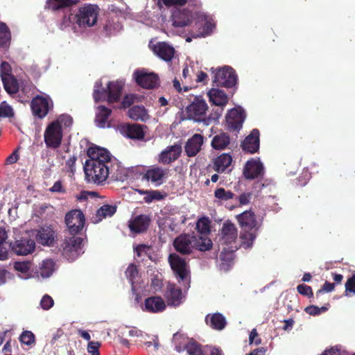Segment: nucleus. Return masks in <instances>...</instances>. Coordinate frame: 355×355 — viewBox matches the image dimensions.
<instances>
[{
  "label": "nucleus",
  "mask_w": 355,
  "mask_h": 355,
  "mask_svg": "<svg viewBox=\"0 0 355 355\" xmlns=\"http://www.w3.org/2000/svg\"><path fill=\"white\" fill-rule=\"evenodd\" d=\"M87 155L89 159L86 160L83 167L87 182L101 185L109 175H114V164L107 149L91 146L87 149Z\"/></svg>",
  "instance_id": "f257e3e1"
},
{
  "label": "nucleus",
  "mask_w": 355,
  "mask_h": 355,
  "mask_svg": "<svg viewBox=\"0 0 355 355\" xmlns=\"http://www.w3.org/2000/svg\"><path fill=\"white\" fill-rule=\"evenodd\" d=\"M175 250L182 255H189L193 250L201 252L209 250L213 245L211 240L206 236H195L181 234L173 243Z\"/></svg>",
  "instance_id": "f03ea898"
},
{
  "label": "nucleus",
  "mask_w": 355,
  "mask_h": 355,
  "mask_svg": "<svg viewBox=\"0 0 355 355\" xmlns=\"http://www.w3.org/2000/svg\"><path fill=\"white\" fill-rule=\"evenodd\" d=\"M99 10L98 6L95 4L85 3L81 6L75 15L76 24L83 28L94 26L97 22Z\"/></svg>",
  "instance_id": "7ed1b4c3"
},
{
  "label": "nucleus",
  "mask_w": 355,
  "mask_h": 355,
  "mask_svg": "<svg viewBox=\"0 0 355 355\" xmlns=\"http://www.w3.org/2000/svg\"><path fill=\"white\" fill-rule=\"evenodd\" d=\"M168 263L178 282L190 284V268L188 262L176 253L169 254Z\"/></svg>",
  "instance_id": "20e7f679"
},
{
  "label": "nucleus",
  "mask_w": 355,
  "mask_h": 355,
  "mask_svg": "<svg viewBox=\"0 0 355 355\" xmlns=\"http://www.w3.org/2000/svg\"><path fill=\"white\" fill-rule=\"evenodd\" d=\"M63 138L62 127L57 121H52L44 132V141L47 148L57 149L60 147Z\"/></svg>",
  "instance_id": "39448f33"
},
{
  "label": "nucleus",
  "mask_w": 355,
  "mask_h": 355,
  "mask_svg": "<svg viewBox=\"0 0 355 355\" xmlns=\"http://www.w3.org/2000/svg\"><path fill=\"white\" fill-rule=\"evenodd\" d=\"M83 241V239L81 237L75 236L66 237L60 244V250L68 261H73L81 253Z\"/></svg>",
  "instance_id": "423d86ee"
},
{
  "label": "nucleus",
  "mask_w": 355,
  "mask_h": 355,
  "mask_svg": "<svg viewBox=\"0 0 355 355\" xmlns=\"http://www.w3.org/2000/svg\"><path fill=\"white\" fill-rule=\"evenodd\" d=\"M237 82V75L233 68L225 66L216 70L213 79V85L216 87L231 88Z\"/></svg>",
  "instance_id": "0eeeda50"
},
{
  "label": "nucleus",
  "mask_w": 355,
  "mask_h": 355,
  "mask_svg": "<svg viewBox=\"0 0 355 355\" xmlns=\"http://www.w3.org/2000/svg\"><path fill=\"white\" fill-rule=\"evenodd\" d=\"M133 78L136 83L144 89H153L159 86L158 75L154 72H148L144 69L135 71Z\"/></svg>",
  "instance_id": "6e6552de"
},
{
  "label": "nucleus",
  "mask_w": 355,
  "mask_h": 355,
  "mask_svg": "<svg viewBox=\"0 0 355 355\" xmlns=\"http://www.w3.org/2000/svg\"><path fill=\"white\" fill-rule=\"evenodd\" d=\"M33 114L38 119H44L53 107L52 100L47 96L37 95L30 104Z\"/></svg>",
  "instance_id": "1a4fd4ad"
},
{
  "label": "nucleus",
  "mask_w": 355,
  "mask_h": 355,
  "mask_svg": "<svg viewBox=\"0 0 355 355\" xmlns=\"http://www.w3.org/2000/svg\"><path fill=\"white\" fill-rule=\"evenodd\" d=\"M64 222L69 233L76 235L83 230L85 218L80 209H72L66 214Z\"/></svg>",
  "instance_id": "9d476101"
},
{
  "label": "nucleus",
  "mask_w": 355,
  "mask_h": 355,
  "mask_svg": "<svg viewBox=\"0 0 355 355\" xmlns=\"http://www.w3.org/2000/svg\"><path fill=\"white\" fill-rule=\"evenodd\" d=\"M208 106L202 96H196L193 102L186 107L187 118L196 121L203 120Z\"/></svg>",
  "instance_id": "9b49d317"
},
{
  "label": "nucleus",
  "mask_w": 355,
  "mask_h": 355,
  "mask_svg": "<svg viewBox=\"0 0 355 355\" xmlns=\"http://www.w3.org/2000/svg\"><path fill=\"white\" fill-rule=\"evenodd\" d=\"M168 175V169L153 165L146 170L142 179L155 184V186H159L164 183Z\"/></svg>",
  "instance_id": "f8f14e48"
},
{
  "label": "nucleus",
  "mask_w": 355,
  "mask_h": 355,
  "mask_svg": "<svg viewBox=\"0 0 355 355\" xmlns=\"http://www.w3.org/2000/svg\"><path fill=\"white\" fill-rule=\"evenodd\" d=\"M245 118V115L243 110L232 109L226 116L227 129L230 131L239 130L243 126Z\"/></svg>",
  "instance_id": "ddd939ff"
},
{
  "label": "nucleus",
  "mask_w": 355,
  "mask_h": 355,
  "mask_svg": "<svg viewBox=\"0 0 355 355\" xmlns=\"http://www.w3.org/2000/svg\"><path fill=\"white\" fill-rule=\"evenodd\" d=\"M263 166L259 160L252 159L248 161L243 168V175L246 179L254 180L263 175Z\"/></svg>",
  "instance_id": "4468645a"
},
{
  "label": "nucleus",
  "mask_w": 355,
  "mask_h": 355,
  "mask_svg": "<svg viewBox=\"0 0 355 355\" xmlns=\"http://www.w3.org/2000/svg\"><path fill=\"white\" fill-rule=\"evenodd\" d=\"M192 17V12L188 9H175L171 19L174 27L182 28L191 24Z\"/></svg>",
  "instance_id": "2eb2a0df"
},
{
  "label": "nucleus",
  "mask_w": 355,
  "mask_h": 355,
  "mask_svg": "<svg viewBox=\"0 0 355 355\" xmlns=\"http://www.w3.org/2000/svg\"><path fill=\"white\" fill-rule=\"evenodd\" d=\"M259 130L257 128L253 129L241 143L242 150L250 154L257 153L259 148Z\"/></svg>",
  "instance_id": "dca6fc26"
},
{
  "label": "nucleus",
  "mask_w": 355,
  "mask_h": 355,
  "mask_svg": "<svg viewBox=\"0 0 355 355\" xmlns=\"http://www.w3.org/2000/svg\"><path fill=\"white\" fill-rule=\"evenodd\" d=\"M150 223V218L146 214L136 216L129 220L128 227L131 232L141 234L145 232Z\"/></svg>",
  "instance_id": "f3484780"
},
{
  "label": "nucleus",
  "mask_w": 355,
  "mask_h": 355,
  "mask_svg": "<svg viewBox=\"0 0 355 355\" xmlns=\"http://www.w3.org/2000/svg\"><path fill=\"white\" fill-rule=\"evenodd\" d=\"M166 308L164 300L160 296H150L145 299L142 310L148 313L163 312Z\"/></svg>",
  "instance_id": "a211bd4d"
},
{
  "label": "nucleus",
  "mask_w": 355,
  "mask_h": 355,
  "mask_svg": "<svg viewBox=\"0 0 355 355\" xmlns=\"http://www.w3.org/2000/svg\"><path fill=\"white\" fill-rule=\"evenodd\" d=\"M237 229L233 223L230 222L223 223L220 237L221 245H229L234 243L237 239Z\"/></svg>",
  "instance_id": "6ab92c4d"
},
{
  "label": "nucleus",
  "mask_w": 355,
  "mask_h": 355,
  "mask_svg": "<svg viewBox=\"0 0 355 355\" xmlns=\"http://www.w3.org/2000/svg\"><path fill=\"white\" fill-rule=\"evenodd\" d=\"M35 248V241L31 239H23L11 243V250L17 255H27Z\"/></svg>",
  "instance_id": "aec40b11"
},
{
  "label": "nucleus",
  "mask_w": 355,
  "mask_h": 355,
  "mask_svg": "<svg viewBox=\"0 0 355 355\" xmlns=\"http://www.w3.org/2000/svg\"><path fill=\"white\" fill-rule=\"evenodd\" d=\"M169 306H178L182 302V289L175 284H168L164 295Z\"/></svg>",
  "instance_id": "412c9836"
},
{
  "label": "nucleus",
  "mask_w": 355,
  "mask_h": 355,
  "mask_svg": "<svg viewBox=\"0 0 355 355\" xmlns=\"http://www.w3.org/2000/svg\"><path fill=\"white\" fill-rule=\"evenodd\" d=\"M182 153L180 145L175 144L167 147L159 155V162L163 164H171L177 160Z\"/></svg>",
  "instance_id": "4be33fe9"
},
{
  "label": "nucleus",
  "mask_w": 355,
  "mask_h": 355,
  "mask_svg": "<svg viewBox=\"0 0 355 355\" xmlns=\"http://www.w3.org/2000/svg\"><path fill=\"white\" fill-rule=\"evenodd\" d=\"M144 127L138 123H127L121 127V132L128 138L141 140L145 136Z\"/></svg>",
  "instance_id": "5701e85b"
},
{
  "label": "nucleus",
  "mask_w": 355,
  "mask_h": 355,
  "mask_svg": "<svg viewBox=\"0 0 355 355\" xmlns=\"http://www.w3.org/2000/svg\"><path fill=\"white\" fill-rule=\"evenodd\" d=\"M204 141V137L200 134H195L190 138L184 146L185 152L188 157L196 156L201 150Z\"/></svg>",
  "instance_id": "b1692460"
},
{
  "label": "nucleus",
  "mask_w": 355,
  "mask_h": 355,
  "mask_svg": "<svg viewBox=\"0 0 355 355\" xmlns=\"http://www.w3.org/2000/svg\"><path fill=\"white\" fill-rule=\"evenodd\" d=\"M36 238L42 245L51 246L55 241V232L50 226H43L38 231Z\"/></svg>",
  "instance_id": "393cba45"
},
{
  "label": "nucleus",
  "mask_w": 355,
  "mask_h": 355,
  "mask_svg": "<svg viewBox=\"0 0 355 355\" xmlns=\"http://www.w3.org/2000/svg\"><path fill=\"white\" fill-rule=\"evenodd\" d=\"M107 99L109 103L118 102L120 100L123 85L119 81H110L107 85Z\"/></svg>",
  "instance_id": "a878e982"
},
{
  "label": "nucleus",
  "mask_w": 355,
  "mask_h": 355,
  "mask_svg": "<svg viewBox=\"0 0 355 355\" xmlns=\"http://www.w3.org/2000/svg\"><path fill=\"white\" fill-rule=\"evenodd\" d=\"M155 53L162 60L171 61L175 53L174 49L165 42H159L154 46Z\"/></svg>",
  "instance_id": "bb28decb"
},
{
  "label": "nucleus",
  "mask_w": 355,
  "mask_h": 355,
  "mask_svg": "<svg viewBox=\"0 0 355 355\" xmlns=\"http://www.w3.org/2000/svg\"><path fill=\"white\" fill-rule=\"evenodd\" d=\"M237 220L242 227H248L250 230L257 229L258 223L255 215L251 211H245L237 216Z\"/></svg>",
  "instance_id": "cd10ccee"
},
{
  "label": "nucleus",
  "mask_w": 355,
  "mask_h": 355,
  "mask_svg": "<svg viewBox=\"0 0 355 355\" xmlns=\"http://www.w3.org/2000/svg\"><path fill=\"white\" fill-rule=\"evenodd\" d=\"M112 114V110L105 105H99L97 107V113L96 114L95 122L98 127L104 128L105 126L109 127L108 119Z\"/></svg>",
  "instance_id": "c85d7f7f"
},
{
  "label": "nucleus",
  "mask_w": 355,
  "mask_h": 355,
  "mask_svg": "<svg viewBox=\"0 0 355 355\" xmlns=\"http://www.w3.org/2000/svg\"><path fill=\"white\" fill-rule=\"evenodd\" d=\"M232 162V156L228 153H223L214 161L213 168L215 171L222 173L230 166Z\"/></svg>",
  "instance_id": "c756f323"
},
{
  "label": "nucleus",
  "mask_w": 355,
  "mask_h": 355,
  "mask_svg": "<svg viewBox=\"0 0 355 355\" xmlns=\"http://www.w3.org/2000/svg\"><path fill=\"white\" fill-rule=\"evenodd\" d=\"M230 144V137L226 132H220L212 138L211 146L214 150H223L226 149Z\"/></svg>",
  "instance_id": "7c9ffc66"
},
{
  "label": "nucleus",
  "mask_w": 355,
  "mask_h": 355,
  "mask_svg": "<svg viewBox=\"0 0 355 355\" xmlns=\"http://www.w3.org/2000/svg\"><path fill=\"white\" fill-rule=\"evenodd\" d=\"M205 321L212 329L216 330L223 329L227 324L225 317L219 313L207 315L205 318Z\"/></svg>",
  "instance_id": "2f4dec72"
},
{
  "label": "nucleus",
  "mask_w": 355,
  "mask_h": 355,
  "mask_svg": "<svg viewBox=\"0 0 355 355\" xmlns=\"http://www.w3.org/2000/svg\"><path fill=\"white\" fill-rule=\"evenodd\" d=\"M8 233L2 228H0V261L8 259L9 251L11 249V243L8 241Z\"/></svg>",
  "instance_id": "473e14b6"
},
{
  "label": "nucleus",
  "mask_w": 355,
  "mask_h": 355,
  "mask_svg": "<svg viewBox=\"0 0 355 355\" xmlns=\"http://www.w3.org/2000/svg\"><path fill=\"white\" fill-rule=\"evenodd\" d=\"M209 101L217 106H224L228 102L227 94L218 89H211L208 93Z\"/></svg>",
  "instance_id": "72a5a7b5"
},
{
  "label": "nucleus",
  "mask_w": 355,
  "mask_h": 355,
  "mask_svg": "<svg viewBox=\"0 0 355 355\" xmlns=\"http://www.w3.org/2000/svg\"><path fill=\"white\" fill-rule=\"evenodd\" d=\"M2 83L5 90L9 94H15L19 91V85L14 76L3 78Z\"/></svg>",
  "instance_id": "f704fd0d"
},
{
  "label": "nucleus",
  "mask_w": 355,
  "mask_h": 355,
  "mask_svg": "<svg viewBox=\"0 0 355 355\" xmlns=\"http://www.w3.org/2000/svg\"><path fill=\"white\" fill-rule=\"evenodd\" d=\"M196 26L199 31L196 33H191V36L194 38L205 37L209 35L215 27V25L210 21H206L203 25L202 24H196Z\"/></svg>",
  "instance_id": "c9c22d12"
},
{
  "label": "nucleus",
  "mask_w": 355,
  "mask_h": 355,
  "mask_svg": "<svg viewBox=\"0 0 355 355\" xmlns=\"http://www.w3.org/2000/svg\"><path fill=\"white\" fill-rule=\"evenodd\" d=\"M147 112L144 106L135 105L128 110L129 117L135 121H144Z\"/></svg>",
  "instance_id": "e433bc0d"
},
{
  "label": "nucleus",
  "mask_w": 355,
  "mask_h": 355,
  "mask_svg": "<svg viewBox=\"0 0 355 355\" xmlns=\"http://www.w3.org/2000/svg\"><path fill=\"white\" fill-rule=\"evenodd\" d=\"M11 34L8 26L3 23L0 22V48L7 46L10 42Z\"/></svg>",
  "instance_id": "4c0bfd02"
},
{
  "label": "nucleus",
  "mask_w": 355,
  "mask_h": 355,
  "mask_svg": "<svg viewBox=\"0 0 355 355\" xmlns=\"http://www.w3.org/2000/svg\"><path fill=\"white\" fill-rule=\"evenodd\" d=\"M73 3V0H47L46 7L52 10H58L68 8Z\"/></svg>",
  "instance_id": "58836bf2"
},
{
  "label": "nucleus",
  "mask_w": 355,
  "mask_h": 355,
  "mask_svg": "<svg viewBox=\"0 0 355 355\" xmlns=\"http://www.w3.org/2000/svg\"><path fill=\"white\" fill-rule=\"evenodd\" d=\"M185 349L189 355H204L202 345L193 339L189 340L185 344Z\"/></svg>",
  "instance_id": "ea45409f"
},
{
  "label": "nucleus",
  "mask_w": 355,
  "mask_h": 355,
  "mask_svg": "<svg viewBox=\"0 0 355 355\" xmlns=\"http://www.w3.org/2000/svg\"><path fill=\"white\" fill-rule=\"evenodd\" d=\"M116 211V207L110 205H104L101 206L97 211L96 216L98 220H101L106 217H111Z\"/></svg>",
  "instance_id": "a19ab883"
},
{
  "label": "nucleus",
  "mask_w": 355,
  "mask_h": 355,
  "mask_svg": "<svg viewBox=\"0 0 355 355\" xmlns=\"http://www.w3.org/2000/svg\"><path fill=\"white\" fill-rule=\"evenodd\" d=\"M54 270V262L51 259L42 261L38 273L44 278L49 277Z\"/></svg>",
  "instance_id": "79ce46f5"
},
{
  "label": "nucleus",
  "mask_w": 355,
  "mask_h": 355,
  "mask_svg": "<svg viewBox=\"0 0 355 355\" xmlns=\"http://www.w3.org/2000/svg\"><path fill=\"white\" fill-rule=\"evenodd\" d=\"M94 87L93 98L96 102L107 98V87L106 88L102 87L101 82H96Z\"/></svg>",
  "instance_id": "37998d69"
},
{
  "label": "nucleus",
  "mask_w": 355,
  "mask_h": 355,
  "mask_svg": "<svg viewBox=\"0 0 355 355\" xmlns=\"http://www.w3.org/2000/svg\"><path fill=\"white\" fill-rule=\"evenodd\" d=\"M235 194L230 191H226L224 188H218L214 191V197L221 201H227L233 199Z\"/></svg>",
  "instance_id": "c03bdc74"
},
{
  "label": "nucleus",
  "mask_w": 355,
  "mask_h": 355,
  "mask_svg": "<svg viewBox=\"0 0 355 355\" xmlns=\"http://www.w3.org/2000/svg\"><path fill=\"white\" fill-rule=\"evenodd\" d=\"M196 230L200 234H207L210 232V220L207 217L199 218L196 223Z\"/></svg>",
  "instance_id": "a18cd8bd"
},
{
  "label": "nucleus",
  "mask_w": 355,
  "mask_h": 355,
  "mask_svg": "<svg viewBox=\"0 0 355 355\" xmlns=\"http://www.w3.org/2000/svg\"><path fill=\"white\" fill-rule=\"evenodd\" d=\"M241 239H242V244L244 248H251L256 239V234L254 232L246 231L241 234Z\"/></svg>",
  "instance_id": "49530a36"
},
{
  "label": "nucleus",
  "mask_w": 355,
  "mask_h": 355,
  "mask_svg": "<svg viewBox=\"0 0 355 355\" xmlns=\"http://www.w3.org/2000/svg\"><path fill=\"white\" fill-rule=\"evenodd\" d=\"M125 276L131 284L133 285L135 279L139 276V270L135 264L131 263L128 266L125 270Z\"/></svg>",
  "instance_id": "de8ad7c7"
},
{
  "label": "nucleus",
  "mask_w": 355,
  "mask_h": 355,
  "mask_svg": "<svg viewBox=\"0 0 355 355\" xmlns=\"http://www.w3.org/2000/svg\"><path fill=\"white\" fill-rule=\"evenodd\" d=\"M19 340L21 343L26 345H31L35 342V337L31 331H24L19 336Z\"/></svg>",
  "instance_id": "09e8293b"
},
{
  "label": "nucleus",
  "mask_w": 355,
  "mask_h": 355,
  "mask_svg": "<svg viewBox=\"0 0 355 355\" xmlns=\"http://www.w3.org/2000/svg\"><path fill=\"white\" fill-rule=\"evenodd\" d=\"M14 116L12 107L6 101L0 104V117L10 118Z\"/></svg>",
  "instance_id": "8fccbe9b"
},
{
  "label": "nucleus",
  "mask_w": 355,
  "mask_h": 355,
  "mask_svg": "<svg viewBox=\"0 0 355 355\" xmlns=\"http://www.w3.org/2000/svg\"><path fill=\"white\" fill-rule=\"evenodd\" d=\"M164 198L163 195L157 190H148L146 196L144 198L146 202L150 203L155 200H160Z\"/></svg>",
  "instance_id": "3c124183"
},
{
  "label": "nucleus",
  "mask_w": 355,
  "mask_h": 355,
  "mask_svg": "<svg viewBox=\"0 0 355 355\" xmlns=\"http://www.w3.org/2000/svg\"><path fill=\"white\" fill-rule=\"evenodd\" d=\"M13 76L12 74V68L10 64L6 61H3L0 66V76L1 80L3 78H6L8 77Z\"/></svg>",
  "instance_id": "603ef678"
},
{
  "label": "nucleus",
  "mask_w": 355,
  "mask_h": 355,
  "mask_svg": "<svg viewBox=\"0 0 355 355\" xmlns=\"http://www.w3.org/2000/svg\"><path fill=\"white\" fill-rule=\"evenodd\" d=\"M137 95L135 94H126L121 102V108L125 109L130 107L135 102Z\"/></svg>",
  "instance_id": "864d4df0"
},
{
  "label": "nucleus",
  "mask_w": 355,
  "mask_h": 355,
  "mask_svg": "<svg viewBox=\"0 0 355 355\" xmlns=\"http://www.w3.org/2000/svg\"><path fill=\"white\" fill-rule=\"evenodd\" d=\"M297 292L304 296H306L309 298L313 297V293L311 286L306 284H302L297 286Z\"/></svg>",
  "instance_id": "5fc2aeb1"
},
{
  "label": "nucleus",
  "mask_w": 355,
  "mask_h": 355,
  "mask_svg": "<svg viewBox=\"0 0 355 355\" xmlns=\"http://www.w3.org/2000/svg\"><path fill=\"white\" fill-rule=\"evenodd\" d=\"M31 263L29 261H17L14 264V268L22 273L28 272L31 269Z\"/></svg>",
  "instance_id": "6e6d98bb"
},
{
  "label": "nucleus",
  "mask_w": 355,
  "mask_h": 355,
  "mask_svg": "<svg viewBox=\"0 0 355 355\" xmlns=\"http://www.w3.org/2000/svg\"><path fill=\"white\" fill-rule=\"evenodd\" d=\"M335 288V284L330 283L327 281L324 282V284L322 285V288L319 289L316 293H315V297L316 299H319L321 295H322L325 292H331Z\"/></svg>",
  "instance_id": "4d7b16f0"
},
{
  "label": "nucleus",
  "mask_w": 355,
  "mask_h": 355,
  "mask_svg": "<svg viewBox=\"0 0 355 355\" xmlns=\"http://www.w3.org/2000/svg\"><path fill=\"white\" fill-rule=\"evenodd\" d=\"M54 121H57L58 124L62 127L64 125V127H70L73 123V119L69 114H61L56 120Z\"/></svg>",
  "instance_id": "13d9d810"
},
{
  "label": "nucleus",
  "mask_w": 355,
  "mask_h": 355,
  "mask_svg": "<svg viewBox=\"0 0 355 355\" xmlns=\"http://www.w3.org/2000/svg\"><path fill=\"white\" fill-rule=\"evenodd\" d=\"M234 251V250L233 249L227 251L226 248H223L220 254V260L222 261H225L227 264H229L233 260Z\"/></svg>",
  "instance_id": "bf43d9fd"
},
{
  "label": "nucleus",
  "mask_w": 355,
  "mask_h": 355,
  "mask_svg": "<svg viewBox=\"0 0 355 355\" xmlns=\"http://www.w3.org/2000/svg\"><path fill=\"white\" fill-rule=\"evenodd\" d=\"M345 295L348 293H352L355 294V272L347 279L345 283Z\"/></svg>",
  "instance_id": "052dcab7"
},
{
  "label": "nucleus",
  "mask_w": 355,
  "mask_h": 355,
  "mask_svg": "<svg viewBox=\"0 0 355 355\" xmlns=\"http://www.w3.org/2000/svg\"><path fill=\"white\" fill-rule=\"evenodd\" d=\"M53 300L49 295H44L40 301V305L44 310H49L53 306Z\"/></svg>",
  "instance_id": "680f3d73"
},
{
  "label": "nucleus",
  "mask_w": 355,
  "mask_h": 355,
  "mask_svg": "<svg viewBox=\"0 0 355 355\" xmlns=\"http://www.w3.org/2000/svg\"><path fill=\"white\" fill-rule=\"evenodd\" d=\"M161 1L167 7L171 6H184L187 3V0H159L158 5H160Z\"/></svg>",
  "instance_id": "e2e57ef3"
},
{
  "label": "nucleus",
  "mask_w": 355,
  "mask_h": 355,
  "mask_svg": "<svg viewBox=\"0 0 355 355\" xmlns=\"http://www.w3.org/2000/svg\"><path fill=\"white\" fill-rule=\"evenodd\" d=\"M35 89L34 85L31 81H24L21 83V91L26 95H28L31 92Z\"/></svg>",
  "instance_id": "0e129e2a"
},
{
  "label": "nucleus",
  "mask_w": 355,
  "mask_h": 355,
  "mask_svg": "<svg viewBox=\"0 0 355 355\" xmlns=\"http://www.w3.org/2000/svg\"><path fill=\"white\" fill-rule=\"evenodd\" d=\"M100 347L101 343L99 342L89 341L87 345V352L91 354L99 352Z\"/></svg>",
  "instance_id": "69168bd1"
},
{
  "label": "nucleus",
  "mask_w": 355,
  "mask_h": 355,
  "mask_svg": "<svg viewBox=\"0 0 355 355\" xmlns=\"http://www.w3.org/2000/svg\"><path fill=\"white\" fill-rule=\"evenodd\" d=\"M249 342L250 344L254 343L257 345H259L261 343V339L259 338L258 333L256 329H253L250 332L249 336Z\"/></svg>",
  "instance_id": "338daca9"
},
{
  "label": "nucleus",
  "mask_w": 355,
  "mask_h": 355,
  "mask_svg": "<svg viewBox=\"0 0 355 355\" xmlns=\"http://www.w3.org/2000/svg\"><path fill=\"white\" fill-rule=\"evenodd\" d=\"M19 155L18 153V149L15 150L5 161L6 164H12L16 163L19 159Z\"/></svg>",
  "instance_id": "774afa93"
}]
</instances>
